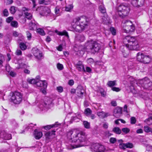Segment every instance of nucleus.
Here are the masks:
<instances>
[{"label": "nucleus", "instance_id": "f257e3e1", "mask_svg": "<svg viewBox=\"0 0 152 152\" xmlns=\"http://www.w3.org/2000/svg\"><path fill=\"white\" fill-rule=\"evenodd\" d=\"M66 136L71 142L75 143L71 149L84 146L87 140L85 132L76 130H69L66 133Z\"/></svg>", "mask_w": 152, "mask_h": 152}, {"label": "nucleus", "instance_id": "f03ea898", "mask_svg": "<svg viewBox=\"0 0 152 152\" xmlns=\"http://www.w3.org/2000/svg\"><path fill=\"white\" fill-rule=\"evenodd\" d=\"M123 41L124 44H127L129 50H140V46L135 37L126 36L123 39Z\"/></svg>", "mask_w": 152, "mask_h": 152}, {"label": "nucleus", "instance_id": "7ed1b4c3", "mask_svg": "<svg viewBox=\"0 0 152 152\" xmlns=\"http://www.w3.org/2000/svg\"><path fill=\"white\" fill-rule=\"evenodd\" d=\"M85 48L88 52L94 54L99 52L100 49V45L96 42L91 40L85 43Z\"/></svg>", "mask_w": 152, "mask_h": 152}, {"label": "nucleus", "instance_id": "20e7f679", "mask_svg": "<svg viewBox=\"0 0 152 152\" xmlns=\"http://www.w3.org/2000/svg\"><path fill=\"white\" fill-rule=\"evenodd\" d=\"M119 16L122 18L128 15L129 12V8L123 4H120L117 8Z\"/></svg>", "mask_w": 152, "mask_h": 152}, {"label": "nucleus", "instance_id": "39448f33", "mask_svg": "<svg viewBox=\"0 0 152 152\" xmlns=\"http://www.w3.org/2000/svg\"><path fill=\"white\" fill-rule=\"evenodd\" d=\"M135 27L132 22L129 20H126L123 22L122 31L126 33H129L134 31Z\"/></svg>", "mask_w": 152, "mask_h": 152}, {"label": "nucleus", "instance_id": "423d86ee", "mask_svg": "<svg viewBox=\"0 0 152 152\" xmlns=\"http://www.w3.org/2000/svg\"><path fill=\"white\" fill-rule=\"evenodd\" d=\"M11 99L14 104H19L22 101L23 94L19 92L15 91L12 93Z\"/></svg>", "mask_w": 152, "mask_h": 152}, {"label": "nucleus", "instance_id": "0eeeda50", "mask_svg": "<svg viewBox=\"0 0 152 152\" xmlns=\"http://www.w3.org/2000/svg\"><path fill=\"white\" fill-rule=\"evenodd\" d=\"M137 59L138 61L147 64L150 62L151 58L149 55H145L142 53L139 52L137 54Z\"/></svg>", "mask_w": 152, "mask_h": 152}, {"label": "nucleus", "instance_id": "6e6552de", "mask_svg": "<svg viewBox=\"0 0 152 152\" xmlns=\"http://www.w3.org/2000/svg\"><path fill=\"white\" fill-rule=\"evenodd\" d=\"M74 23L76 24H79L80 26H83L84 29L88 26V22L86 21L85 17H76L73 19Z\"/></svg>", "mask_w": 152, "mask_h": 152}, {"label": "nucleus", "instance_id": "1a4fd4ad", "mask_svg": "<svg viewBox=\"0 0 152 152\" xmlns=\"http://www.w3.org/2000/svg\"><path fill=\"white\" fill-rule=\"evenodd\" d=\"M91 149L95 152H106L107 151L104 145L98 144L93 145L91 147Z\"/></svg>", "mask_w": 152, "mask_h": 152}, {"label": "nucleus", "instance_id": "9d476101", "mask_svg": "<svg viewBox=\"0 0 152 152\" xmlns=\"http://www.w3.org/2000/svg\"><path fill=\"white\" fill-rule=\"evenodd\" d=\"M72 25L73 28L77 32H80L83 30L84 29L82 25L81 26L79 24H76L75 23H74L73 20L71 23Z\"/></svg>", "mask_w": 152, "mask_h": 152}, {"label": "nucleus", "instance_id": "9b49d317", "mask_svg": "<svg viewBox=\"0 0 152 152\" xmlns=\"http://www.w3.org/2000/svg\"><path fill=\"white\" fill-rule=\"evenodd\" d=\"M33 53L35 57L38 59L42 58L43 56L42 53L37 48H34L32 49Z\"/></svg>", "mask_w": 152, "mask_h": 152}, {"label": "nucleus", "instance_id": "f8f14e48", "mask_svg": "<svg viewBox=\"0 0 152 152\" xmlns=\"http://www.w3.org/2000/svg\"><path fill=\"white\" fill-rule=\"evenodd\" d=\"M122 113V109L119 107H117L114 110L113 115L116 118H119Z\"/></svg>", "mask_w": 152, "mask_h": 152}, {"label": "nucleus", "instance_id": "ddd939ff", "mask_svg": "<svg viewBox=\"0 0 152 152\" xmlns=\"http://www.w3.org/2000/svg\"><path fill=\"white\" fill-rule=\"evenodd\" d=\"M48 83L46 80H38L37 83V86L41 88H47Z\"/></svg>", "mask_w": 152, "mask_h": 152}, {"label": "nucleus", "instance_id": "4468645a", "mask_svg": "<svg viewBox=\"0 0 152 152\" xmlns=\"http://www.w3.org/2000/svg\"><path fill=\"white\" fill-rule=\"evenodd\" d=\"M145 0H132V4L135 7L141 6L144 3Z\"/></svg>", "mask_w": 152, "mask_h": 152}, {"label": "nucleus", "instance_id": "2eb2a0df", "mask_svg": "<svg viewBox=\"0 0 152 152\" xmlns=\"http://www.w3.org/2000/svg\"><path fill=\"white\" fill-rule=\"evenodd\" d=\"M85 92V90L81 86H78L76 88V93L78 96L81 97Z\"/></svg>", "mask_w": 152, "mask_h": 152}, {"label": "nucleus", "instance_id": "dca6fc26", "mask_svg": "<svg viewBox=\"0 0 152 152\" xmlns=\"http://www.w3.org/2000/svg\"><path fill=\"white\" fill-rule=\"evenodd\" d=\"M125 45L121 46L120 48V50L123 53L124 56L126 57L128 55L127 52V48L128 46L127 44H125Z\"/></svg>", "mask_w": 152, "mask_h": 152}, {"label": "nucleus", "instance_id": "f3484780", "mask_svg": "<svg viewBox=\"0 0 152 152\" xmlns=\"http://www.w3.org/2000/svg\"><path fill=\"white\" fill-rule=\"evenodd\" d=\"M97 115L101 118H104L110 115L109 112H105L103 111L98 112L97 113Z\"/></svg>", "mask_w": 152, "mask_h": 152}, {"label": "nucleus", "instance_id": "a211bd4d", "mask_svg": "<svg viewBox=\"0 0 152 152\" xmlns=\"http://www.w3.org/2000/svg\"><path fill=\"white\" fill-rule=\"evenodd\" d=\"M34 137L36 139H40L42 136V132L36 129L34 131Z\"/></svg>", "mask_w": 152, "mask_h": 152}, {"label": "nucleus", "instance_id": "6ab92c4d", "mask_svg": "<svg viewBox=\"0 0 152 152\" xmlns=\"http://www.w3.org/2000/svg\"><path fill=\"white\" fill-rule=\"evenodd\" d=\"M104 16L102 18V21L105 24H107L110 23V18L106 13L104 14Z\"/></svg>", "mask_w": 152, "mask_h": 152}, {"label": "nucleus", "instance_id": "aec40b11", "mask_svg": "<svg viewBox=\"0 0 152 152\" xmlns=\"http://www.w3.org/2000/svg\"><path fill=\"white\" fill-rule=\"evenodd\" d=\"M55 32L57 34L60 36L64 35L67 37L68 38H69V36L68 34V32L65 30L63 31L62 32H60L58 31L57 30L55 31Z\"/></svg>", "mask_w": 152, "mask_h": 152}, {"label": "nucleus", "instance_id": "412c9836", "mask_svg": "<svg viewBox=\"0 0 152 152\" xmlns=\"http://www.w3.org/2000/svg\"><path fill=\"white\" fill-rule=\"evenodd\" d=\"M85 40V37L83 35H78L75 37V40L76 41L82 42Z\"/></svg>", "mask_w": 152, "mask_h": 152}, {"label": "nucleus", "instance_id": "4be33fe9", "mask_svg": "<svg viewBox=\"0 0 152 152\" xmlns=\"http://www.w3.org/2000/svg\"><path fill=\"white\" fill-rule=\"evenodd\" d=\"M29 28L30 30H36L37 28V25L35 23L31 22L29 24Z\"/></svg>", "mask_w": 152, "mask_h": 152}, {"label": "nucleus", "instance_id": "5701e85b", "mask_svg": "<svg viewBox=\"0 0 152 152\" xmlns=\"http://www.w3.org/2000/svg\"><path fill=\"white\" fill-rule=\"evenodd\" d=\"M56 132L55 130H53L51 132L49 131L47 132L45 134V136L47 140L49 139V137L51 136L52 134L55 135V132Z\"/></svg>", "mask_w": 152, "mask_h": 152}, {"label": "nucleus", "instance_id": "b1692460", "mask_svg": "<svg viewBox=\"0 0 152 152\" xmlns=\"http://www.w3.org/2000/svg\"><path fill=\"white\" fill-rule=\"evenodd\" d=\"M77 69L80 71H85V69L83 65L80 64V62L76 64Z\"/></svg>", "mask_w": 152, "mask_h": 152}, {"label": "nucleus", "instance_id": "393cba45", "mask_svg": "<svg viewBox=\"0 0 152 152\" xmlns=\"http://www.w3.org/2000/svg\"><path fill=\"white\" fill-rule=\"evenodd\" d=\"M107 85L109 87H113L117 85L116 81L115 80L108 81L107 83Z\"/></svg>", "mask_w": 152, "mask_h": 152}, {"label": "nucleus", "instance_id": "a878e982", "mask_svg": "<svg viewBox=\"0 0 152 152\" xmlns=\"http://www.w3.org/2000/svg\"><path fill=\"white\" fill-rule=\"evenodd\" d=\"M144 121L149 125L151 124H152V114H150L148 118L146 119Z\"/></svg>", "mask_w": 152, "mask_h": 152}, {"label": "nucleus", "instance_id": "bb28decb", "mask_svg": "<svg viewBox=\"0 0 152 152\" xmlns=\"http://www.w3.org/2000/svg\"><path fill=\"white\" fill-rule=\"evenodd\" d=\"M92 113L91 110L89 108H87L85 110L84 113L86 116L90 115Z\"/></svg>", "mask_w": 152, "mask_h": 152}, {"label": "nucleus", "instance_id": "cd10ccee", "mask_svg": "<svg viewBox=\"0 0 152 152\" xmlns=\"http://www.w3.org/2000/svg\"><path fill=\"white\" fill-rule=\"evenodd\" d=\"M37 80H36L34 79H28L27 80V81L29 83L32 84H35L37 85V83L38 81Z\"/></svg>", "mask_w": 152, "mask_h": 152}, {"label": "nucleus", "instance_id": "c85d7f7f", "mask_svg": "<svg viewBox=\"0 0 152 152\" xmlns=\"http://www.w3.org/2000/svg\"><path fill=\"white\" fill-rule=\"evenodd\" d=\"M113 131L117 134H120L121 132V130L118 127H114L113 129Z\"/></svg>", "mask_w": 152, "mask_h": 152}, {"label": "nucleus", "instance_id": "c756f323", "mask_svg": "<svg viewBox=\"0 0 152 152\" xmlns=\"http://www.w3.org/2000/svg\"><path fill=\"white\" fill-rule=\"evenodd\" d=\"M2 137V139L5 140H10L11 139V135L10 134H7L5 132V134L4 136H1Z\"/></svg>", "mask_w": 152, "mask_h": 152}, {"label": "nucleus", "instance_id": "7c9ffc66", "mask_svg": "<svg viewBox=\"0 0 152 152\" xmlns=\"http://www.w3.org/2000/svg\"><path fill=\"white\" fill-rule=\"evenodd\" d=\"M99 9L101 13L104 14L106 13V9L104 6L100 5L99 7Z\"/></svg>", "mask_w": 152, "mask_h": 152}, {"label": "nucleus", "instance_id": "2f4dec72", "mask_svg": "<svg viewBox=\"0 0 152 152\" xmlns=\"http://www.w3.org/2000/svg\"><path fill=\"white\" fill-rule=\"evenodd\" d=\"M83 124L85 128H86L87 129H89L90 128V123L88 122L87 121H84L83 122Z\"/></svg>", "mask_w": 152, "mask_h": 152}, {"label": "nucleus", "instance_id": "473e14b6", "mask_svg": "<svg viewBox=\"0 0 152 152\" xmlns=\"http://www.w3.org/2000/svg\"><path fill=\"white\" fill-rule=\"evenodd\" d=\"M144 130L146 132L148 133L151 132L152 134V129L147 126L144 127Z\"/></svg>", "mask_w": 152, "mask_h": 152}, {"label": "nucleus", "instance_id": "72a5a7b5", "mask_svg": "<svg viewBox=\"0 0 152 152\" xmlns=\"http://www.w3.org/2000/svg\"><path fill=\"white\" fill-rule=\"evenodd\" d=\"M20 47L22 50H25L27 48V46L23 42H21L19 44Z\"/></svg>", "mask_w": 152, "mask_h": 152}, {"label": "nucleus", "instance_id": "f704fd0d", "mask_svg": "<svg viewBox=\"0 0 152 152\" xmlns=\"http://www.w3.org/2000/svg\"><path fill=\"white\" fill-rule=\"evenodd\" d=\"M32 124V123H31L28 125H26L24 126V128H25L24 130H23L22 132H20L21 133H24L25 132V131H27L28 130V129H29L31 128V127H32V126H29V125Z\"/></svg>", "mask_w": 152, "mask_h": 152}, {"label": "nucleus", "instance_id": "c9c22d12", "mask_svg": "<svg viewBox=\"0 0 152 152\" xmlns=\"http://www.w3.org/2000/svg\"><path fill=\"white\" fill-rule=\"evenodd\" d=\"M32 124V123H31L28 125H26L24 126V128H25L24 130H23L22 132H20L21 133H24L25 132V131H27L28 130V129H29L31 128V127H32V126H29V125Z\"/></svg>", "mask_w": 152, "mask_h": 152}, {"label": "nucleus", "instance_id": "e433bc0d", "mask_svg": "<svg viewBox=\"0 0 152 152\" xmlns=\"http://www.w3.org/2000/svg\"><path fill=\"white\" fill-rule=\"evenodd\" d=\"M145 88L148 89H152V82H149L147 85H146L144 87Z\"/></svg>", "mask_w": 152, "mask_h": 152}, {"label": "nucleus", "instance_id": "4c0bfd02", "mask_svg": "<svg viewBox=\"0 0 152 152\" xmlns=\"http://www.w3.org/2000/svg\"><path fill=\"white\" fill-rule=\"evenodd\" d=\"M57 127V125L55 124L52 125H47L46 126H44L43 128L46 130H48L50 129L51 128Z\"/></svg>", "mask_w": 152, "mask_h": 152}, {"label": "nucleus", "instance_id": "58836bf2", "mask_svg": "<svg viewBox=\"0 0 152 152\" xmlns=\"http://www.w3.org/2000/svg\"><path fill=\"white\" fill-rule=\"evenodd\" d=\"M37 30V32L39 33L40 35L44 36L45 34V33L43 30L42 29L40 28H39L36 29Z\"/></svg>", "mask_w": 152, "mask_h": 152}, {"label": "nucleus", "instance_id": "ea45409f", "mask_svg": "<svg viewBox=\"0 0 152 152\" xmlns=\"http://www.w3.org/2000/svg\"><path fill=\"white\" fill-rule=\"evenodd\" d=\"M73 6L72 4H70L65 7V10L67 11H70L73 8Z\"/></svg>", "mask_w": 152, "mask_h": 152}, {"label": "nucleus", "instance_id": "a19ab883", "mask_svg": "<svg viewBox=\"0 0 152 152\" xmlns=\"http://www.w3.org/2000/svg\"><path fill=\"white\" fill-rule=\"evenodd\" d=\"M26 18L28 19H31L32 18V15L31 14L29 13L28 12H25L24 13Z\"/></svg>", "mask_w": 152, "mask_h": 152}, {"label": "nucleus", "instance_id": "79ce46f5", "mask_svg": "<svg viewBox=\"0 0 152 152\" xmlns=\"http://www.w3.org/2000/svg\"><path fill=\"white\" fill-rule=\"evenodd\" d=\"M55 13L56 15H59L60 12V7L58 6H56L55 10Z\"/></svg>", "mask_w": 152, "mask_h": 152}, {"label": "nucleus", "instance_id": "37998d69", "mask_svg": "<svg viewBox=\"0 0 152 152\" xmlns=\"http://www.w3.org/2000/svg\"><path fill=\"white\" fill-rule=\"evenodd\" d=\"M11 24L12 26L16 28L18 26V24L17 21H13L11 22Z\"/></svg>", "mask_w": 152, "mask_h": 152}, {"label": "nucleus", "instance_id": "c03bdc74", "mask_svg": "<svg viewBox=\"0 0 152 152\" xmlns=\"http://www.w3.org/2000/svg\"><path fill=\"white\" fill-rule=\"evenodd\" d=\"M150 80L148 79V78L145 77L144 78V82L143 83V87H145V86L146 85L148 84L150 82Z\"/></svg>", "mask_w": 152, "mask_h": 152}, {"label": "nucleus", "instance_id": "a18cd8bd", "mask_svg": "<svg viewBox=\"0 0 152 152\" xmlns=\"http://www.w3.org/2000/svg\"><path fill=\"white\" fill-rule=\"evenodd\" d=\"M4 61V57L2 54H0V64L1 65Z\"/></svg>", "mask_w": 152, "mask_h": 152}, {"label": "nucleus", "instance_id": "49530a36", "mask_svg": "<svg viewBox=\"0 0 152 152\" xmlns=\"http://www.w3.org/2000/svg\"><path fill=\"white\" fill-rule=\"evenodd\" d=\"M119 147L121 149H125L126 148V144L121 143L119 145Z\"/></svg>", "mask_w": 152, "mask_h": 152}, {"label": "nucleus", "instance_id": "de8ad7c7", "mask_svg": "<svg viewBox=\"0 0 152 152\" xmlns=\"http://www.w3.org/2000/svg\"><path fill=\"white\" fill-rule=\"evenodd\" d=\"M10 10V12L12 14H14L16 12L15 7L14 6L11 7Z\"/></svg>", "mask_w": 152, "mask_h": 152}, {"label": "nucleus", "instance_id": "09e8293b", "mask_svg": "<svg viewBox=\"0 0 152 152\" xmlns=\"http://www.w3.org/2000/svg\"><path fill=\"white\" fill-rule=\"evenodd\" d=\"M57 67L58 69L60 70H62L64 68L63 65L59 63H58L57 64Z\"/></svg>", "mask_w": 152, "mask_h": 152}, {"label": "nucleus", "instance_id": "8fccbe9b", "mask_svg": "<svg viewBox=\"0 0 152 152\" xmlns=\"http://www.w3.org/2000/svg\"><path fill=\"white\" fill-rule=\"evenodd\" d=\"M110 31L113 35H115L116 34V31L115 28L112 27L110 28Z\"/></svg>", "mask_w": 152, "mask_h": 152}, {"label": "nucleus", "instance_id": "3c124183", "mask_svg": "<svg viewBox=\"0 0 152 152\" xmlns=\"http://www.w3.org/2000/svg\"><path fill=\"white\" fill-rule=\"evenodd\" d=\"M122 131L125 134H127L130 131V129L127 128H124L122 129Z\"/></svg>", "mask_w": 152, "mask_h": 152}, {"label": "nucleus", "instance_id": "603ef678", "mask_svg": "<svg viewBox=\"0 0 152 152\" xmlns=\"http://www.w3.org/2000/svg\"><path fill=\"white\" fill-rule=\"evenodd\" d=\"M144 82V79L140 80L137 82V84H140L141 86H142V87H143V83Z\"/></svg>", "mask_w": 152, "mask_h": 152}, {"label": "nucleus", "instance_id": "864d4df0", "mask_svg": "<svg viewBox=\"0 0 152 152\" xmlns=\"http://www.w3.org/2000/svg\"><path fill=\"white\" fill-rule=\"evenodd\" d=\"M136 118L134 117H132L131 118V123L132 124H134L136 122Z\"/></svg>", "mask_w": 152, "mask_h": 152}, {"label": "nucleus", "instance_id": "5fc2aeb1", "mask_svg": "<svg viewBox=\"0 0 152 152\" xmlns=\"http://www.w3.org/2000/svg\"><path fill=\"white\" fill-rule=\"evenodd\" d=\"M126 148H133V144H132L131 143H128L126 144Z\"/></svg>", "mask_w": 152, "mask_h": 152}, {"label": "nucleus", "instance_id": "6e6d98bb", "mask_svg": "<svg viewBox=\"0 0 152 152\" xmlns=\"http://www.w3.org/2000/svg\"><path fill=\"white\" fill-rule=\"evenodd\" d=\"M26 36L28 40H30L31 38V34L29 31L26 32Z\"/></svg>", "mask_w": 152, "mask_h": 152}, {"label": "nucleus", "instance_id": "4d7b16f0", "mask_svg": "<svg viewBox=\"0 0 152 152\" xmlns=\"http://www.w3.org/2000/svg\"><path fill=\"white\" fill-rule=\"evenodd\" d=\"M4 15L5 16H7L9 15V12L7 9H5L3 11Z\"/></svg>", "mask_w": 152, "mask_h": 152}, {"label": "nucleus", "instance_id": "13d9d810", "mask_svg": "<svg viewBox=\"0 0 152 152\" xmlns=\"http://www.w3.org/2000/svg\"><path fill=\"white\" fill-rule=\"evenodd\" d=\"M91 71V69L89 67L87 66L86 68V69H85V71H83L84 72H88L90 73Z\"/></svg>", "mask_w": 152, "mask_h": 152}, {"label": "nucleus", "instance_id": "bf43d9fd", "mask_svg": "<svg viewBox=\"0 0 152 152\" xmlns=\"http://www.w3.org/2000/svg\"><path fill=\"white\" fill-rule=\"evenodd\" d=\"M57 90L58 92L60 93L62 92L63 91V88L61 86L57 87Z\"/></svg>", "mask_w": 152, "mask_h": 152}, {"label": "nucleus", "instance_id": "052dcab7", "mask_svg": "<svg viewBox=\"0 0 152 152\" xmlns=\"http://www.w3.org/2000/svg\"><path fill=\"white\" fill-rule=\"evenodd\" d=\"M112 90L113 91H115L116 92H118L120 91L121 89L119 88L116 87H113L112 88Z\"/></svg>", "mask_w": 152, "mask_h": 152}, {"label": "nucleus", "instance_id": "680f3d73", "mask_svg": "<svg viewBox=\"0 0 152 152\" xmlns=\"http://www.w3.org/2000/svg\"><path fill=\"white\" fill-rule=\"evenodd\" d=\"M15 54L17 55L21 56L22 54V51L20 50L17 49L16 51Z\"/></svg>", "mask_w": 152, "mask_h": 152}, {"label": "nucleus", "instance_id": "e2e57ef3", "mask_svg": "<svg viewBox=\"0 0 152 152\" xmlns=\"http://www.w3.org/2000/svg\"><path fill=\"white\" fill-rule=\"evenodd\" d=\"M116 141V139L115 138L111 137L110 139V141L112 143H114Z\"/></svg>", "mask_w": 152, "mask_h": 152}, {"label": "nucleus", "instance_id": "0e129e2a", "mask_svg": "<svg viewBox=\"0 0 152 152\" xmlns=\"http://www.w3.org/2000/svg\"><path fill=\"white\" fill-rule=\"evenodd\" d=\"M104 134L107 137L110 136L112 135L108 131H106L104 132Z\"/></svg>", "mask_w": 152, "mask_h": 152}, {"label": "nucleus", "instance_id": "69168bd1", "mask_svg": "<svg viewBox=\"0 0 152 152\" xmlns=\"http://www.w3.org/2000/svg\"><path fill=\"white\" fill-rule=\"evenodd\" d=\"M87 62L88 63L92 64L94 62V59L92 58H90L87 59Z\"/></svg>", "mask_w": 152, "mask_h": 152}, {"label": "nucleus", "instance_id": "338daca9", "mask_svg": "<svg viewBox=\"0 0 152 152\" xmlns=\"http://www.w3.org/2000/svg\"><path fill=\"white\" fill-rule=\"evenodd\" d=\"M13 19V17H9L7 19L6 22L8 23H10Z\"/></svg>", "mask_w": 152, "mask_h": 152}, {"label": "nucleus", "instance_id": "774afa93", "mask_svg": "<svg viewBox=\"0 0 152 152\" xmlns=\"http://www.w3.org/2000/svg\"><path fill=\"white\" fill-rule=\"evenodd\" d=\"M12 35L15 37H17L19 35V34L16 31H14L12 32Z\"/></svg>", "mask_w": 152, "mask_h": 152}]
</instances>
